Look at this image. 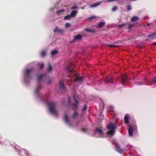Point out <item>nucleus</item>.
<instances>
[{"label":"nucleus","instance_id":"obj_28","mask_svg":"<svg viewBox=\"0 0 156 156\" xmlns=\"http://www.w3.org/2000/svg\"><path fill=\"white\" fill-rule=\"evenodd\" d=\"M52 70V66L50 64L48 65V71L49 72H51Z\"/></svg>","mask_w":156,"mask_h":156},{"label":"nucleus","instance_id":"obj_26","mask_svg":"<svg viewBox=\"0 0 156 156\" xmlns=\"http://www.w3.org/2000/svg\"><path fill=\"white\" fill-rule=\"evenodd\" d=\"M79 115V114L76 112H75L73 115V117L74 119L78 118L77 117V116Z\"/></svg>","mask_w":156,"mask_h":156},{"label":"nucleus","instance_id":"obj_35","mask_svg":"<svg viewBox=\"0 0 156 156\" xmlns=\"http://www.w3.org/2000/svg\"><path fill=\"white\" fill-rule=\"evenodd\" d=\"M134 25V24L133 23L132 24H130L129 25L128 27V28L129 29H131L133 27Z\"/></svg>","mask_w":156,"mask_h":156},{"label":"nucleus","instance_id":"obj_33","mask_svg":"<svg viewBox=\"0 0 156 156\" xmlns=\"http://www.w3.org/2000/svg\"><path fill=\"white\" fill-rule=\"evenodd\" d=\"M65 11V10L64 9H60L59 10H58L56 12V13H60L62 12H63Z\"/></svg>","mask_w":156,"mask_h":156},{"label":"nucleus","instance_id":"obj_48","mask_svg":"<svg viewBox=\"0 0 156 156\" xmlns=\"http://www.w3.org/2000/svg\"><path fill=\"white\" fill-rule=\"evenodd\" d=\"M67 81L68 82H69V80H67Z\"/></svg>","mask_w":156,"mask_h":156},{"label":"nucleus","instance_id":"obj_19","mask_svg":"<svg viewBox=\"0 0 156 156\" xmlns=\"http://www.w3.org/2000/svg\"><path fill=\"white\" fill-rule=\"evenodd\" d=\"M46 75L45 74H42L38 76L37 78V82L38 83L39 82V81L44 76H46Z\"/></svg>","mask_w":156,"mask_h":156},{"label":"nucleus","instance_id":"obj_8","mask_svg":"<svg viewBox=\"0 0 156 156\" xmlns=\"http://www.w3.org/2000/svg\"><path fill=\"white\" fill-rule=\"evenodd\" d=\"M148 39L152 40L156 38V32H153L147 35Z\"/></svg>","mask_w":156,"mask_h":156},{"label":"nucleus","instance_id":"obj_38","mask_svg":"<svg viewBox=\"0 0 156 156\" xmlns=\"http://www.w3.org/2000/svg\"><path fill=\"white\" fill-rule=\"evenodd\" d=\"M126 23H124L123 24H120L119 25V27H124L125 25H126Z\"/></svg>","mask_w":156,"mask_h":156},{"label":"nucleus","instance_id":"obj_39","mask_svg":"<svg viewBox=\"0 0 156 156\" xmlns=\"http://www.w3.org/2000/svg\"><path fill=\"white\" fill-rule=\"evenodd\" d=\"M41 88V87L40 86H38L36 90H35V92L37 94L38 92L37 90H39Z\"/></svg>","mask_w":156,"mask_h":156},{"label":"nucleus","instance_id":"obj_31","mask_svg":"<svg viewBox=\"0 0 156 156\" xmlns=\"http://www.w3.org/2000/svg\"><path fill=\"white\" fill-rule=\"evenodd\" d=\"M134 85H141L142 84V83L141 82H134Z\"/></svg>","mask_w":156,"mask_h":156},{"label":"nucleus","instance_id":"obj_18","mask_svg":"<svg viewBox=\"0 0 156 156\" xmlns=\"http://www.w3.org/2000/svg\"><path fill=\"white\" fill-rule=\"evenodd\" d=\"M140 18L139 17L136 16H133L131 19V21L132 22H134L139 20Z\"/></svg>","mask_w":156,"mask_h":156},{"label":"nucleus","instance_id":"obj_12","mask_svg":"<svg viewBox=\"0 0 156 156\" xmlns=\"http://www.w3.org/2000/svg\"><path fill=\"white\" fill-rule=\"evenodd\" d=\"M129 127V128L128 129L129 134L130 136H133V128L131 126H130Z\"/></svg>","mask_w":156,"mask_h":156},{"label":"nucleus","instance_id":"obj_1","mask_svg":"<svg viewBox=\"0 0 156 156\" xmlns=\"http://www.w3.org/2000/svg\"><path fill=\"white\" fill-rule=\"evenodd\" d=\"M47 104L48 106L50 112L55 116H57L58 115V112L55 109V107L56 105V103L51 102H48Z\"/></svg>","mask_w":156,"mask_h":156},{"label":"nucleus","instance_id":"obj_34","mask_svg":"<svg viewBox=\"0 0 156 156\" xmlns=\"http://www.w3.org/2000/svg\"><path fill=\"white\" fill-rule=\"evenodd\" d=\"M132 9V7L130 5H128L127 6V9L129 11Z\"/></svg>","mask_w":156,"mask_h":156},{"label":"nucleus","instance_id":"obj_23","mask_svg":"<svg viewBox=\"0 0 156 156\" xmlns=\"http://www.w3.org/2000/svg\"><path fill=\"white\" fill-rule=\"evenodd\" d=\"M85 30L88 32H91L93 33H96L95 30H90L89 29L86 28L85 29Z\"/></svg>","mask_w":156,"mask_h":156},{"label":"nucleus","instance_id":"obj_47","mask_svg":"<svg viewBox=\"0 0 156 156\" xmlns=\"http://www.w3.org/2000/svg\"><path fill=\"white\" fill-rule=\"evenodd\" d=\"M147 25L148 26H149L150 25V24H149V23H147Z\"/></svg>","mask_w":156,"mask_h":156},{"label":"nucleus","instance_id":"obj_22","mask_svg":"<svg viewBox=\"0 0 156 156\" xmlns=\"http://www.w3.org/2000/svg\"><path fill=\"white\" fill-rule=\"evenodd\" d=\"M96 131L100 134H102L103 133L102 130L101 128L100 127L99 128L97 127L96 128Z\"/></svg>","mask_w":156,"mask_h":156},{"label":"nucleus","instance_id":"obj_2","mask_svg":"<svg viewBox=\"0 0 156 156\" xmlns=\"http://www.w3.org/2000/svg\"><path fill=\"white\" fill-rule=\"evenodd\" d=\"M106 128L108 129L114 130L117 128L116 123L110 122L106 126Z\"/></svg>","mask_w":156,"mask_h":156},{"label":"nucleus","instance_id":"obj_32","mask_svg":"<svg viewBox=\"0 0 156 156\" xmlns=\"http://www.w3.org/2000/svg\"><path fill=\"white\" fill-rule=\"evenodd\" d=\"M118 9V8L117 7L114 6L113 7L112 9V12H115Z\"/></svg>","mask_w":156,"mask_h":156},{"label":"nucleus","instance_id":"obj_6","mask_svg":"<svg viewBox=\"0 0 156 156\" xmlns=\"http://www.w3.org/2000/svg\"><path fill=\"white\" fill-rule=\"evenodd\" d=\"M64 81V80L63 79H62L59 82V89L62 91H64L66 88L63 84Z\"/></svg>","mask_w":156,"mask_h":156},{"label":"nucleus","instance_id":"obj_17","mask_svg":"<svg viewBox=\"0 0 156 156\" xmlns=\"http://www.w3.org/2000/svg\"><path fill=\"white\" fill-rule=\"evenodd\" d=\"M129 114H126L125 115L124 118V122L125 123H128L129 122Z\"/></svg>","mask_w":156,"mask_h":156},{"label":"nucleus","instance_id":"obj_11","mask_svg":"<svg viewBox=\"0 0 156 156\" xmlns=\"http://www.w3.org/2000/svg\"><path fill=\"white\" fill-rule=\"evenodd\" d=\"M82 36L80 34H77L73 38V40L75 41L76 40H78L81 41L82 40Z\"/></svg>","mask_w":156,"mask_h":156},{"label":"nucleus","instance_id":"obj_14","mask_svg":"<svg viewBox=\"0 0 156 156\" xmlns=\"http://www.w3.org/2000/svg\"><path fill=\"white\" fill-rule=\"evenodd\" d=\"M54 32H56L58 33H62L63 32V30H62L59 29L58 27H57L54 29Z\"/></svg>","mask_w":156,"mask_h":156},{"label":"nucleus","instance_id":"obj_20","mask_svg":"<svg viewBox=\"0 0 156 156\" xmlns=\"http://www.w3.org/2000/svg\"><path fill=\"white\" fill-rule=\"evenodd\" d=\"M115 133V131L114 130L110 129L109 131L107 133L108 135L113 136L114 134Z\"/></svg>","mask_w":156,"mask_h":156},{"label":"nucleus","instance_id":"obj_29","mask_svg":"<svg viewBox=\"0 0 156 156\" xmlns=\"http://www.w3.org/2000/svg\"><path fill=\"white\" fill-rule=\"evenodd\" d=\"M58 53V51L56 50H54L53 51H51V55H55V54Z\"/></svg>","mask_w":156,"mask_h":156},{"label":"nucleus","instance_id":"obj_25","mask_svg":"<svg viewBox=\"0 0 156 156\" xmlns=\"http://www.w3.org/2000/svg\"><path fill=\"white\" fill-rule=\"evenodd\" d=\"M46 54V51L45 50L41 51V55L42 57H44Z\"/></svg>","mask_w":156,"mask_h":156},{"label":"nucleus","instance_id":"obj_5","mask_svg":"<svg viewBox=\"0 0 156 156\" xmlns=\"http://www.w3.org/2000/svg\"><path fill=\"white\" fill-rule=\"evenodd\" d=\"M118 79L121 82V83L123 84L127 80L128 78L126 75H124L120 76Z\"/></svg>","mask_w":156,"mask_h":156},{"label":"nucleus","instance_id":"obj_3","mask_svg":"<svg viewBox=\"0 0 156 156\" xmlns=\"http://www.w3.org/2000/svg\"><path fill=\"white\" fill-rule=\"evenodd\" d=\"M114 77L113 76H108L104 80V82L106 83H113V80Z\"/></svg>","mask_w":156,"mask_h":156},{"label":"nucleus","instance_id":"obj_36","mask_svg":"<svg viewBox=\"0 0 156 156\" xmlns=\"http://www.w3.org/2000/svg\"><path fill=\"white\" fill-rule=\"evenodd\" d=\"M87 105H85L83 106V107L82 109L83 111L84 112L85 110H86L87 108Z\"/></svg>","mask_w":156,"mask_h":156},{"label":"nucleus","instance_id":"obj_13","mask_svg":"<svg viewBox=\"0 0 156 156\" xmlns=\"http://www.w3.org/2000/svg\"><path fill=\"white\" fill-rule=\"evenodd\" d=\"M115 148L117 151L120 153H122L123 151V149H121L120 146L118 144L115 145Z\"/></svg>","mask_w":156,"mask_h":156},{"label":"nucleus","instance_id":"obj_9","mask_svg":"<svg viewBox=\"0 0 156 156\" xmlns=\"http://www.w3.org/2000/svg\"><path fill=\"white\" fill-rule=\"evenodd\" d=\"M78 75V73H75L74 74V77L75 78L74 81L75 82L77 81L81 82L83 80L82 77H80Z\"/></svg>","mask_w":156,"mask_h":156},{"label":"nucleus","instance_id":"obj_43","mask_svg":"<svg viewBox=\"0 0 156 156\" xmlns=\"http://www.w3.org/2000/svg\"><path fill=\"white\" fill-rule=\"evenodd\" d=\"M24 150L25 151V153L26 154L28 155L29 154V152L28 151L25 150L24 149Z\"/></svg>","mask_w":156,"mask_h":156},{"label":"nucleus","instance_id":"obj_10","mask_svg":"<svg viewBox=\"0 0 156 156\" xmlns=\"http://www.w3.org/2000/svg\"><path fill=\"white\" fill-rule=\"evenodd\" d=\"M103 2V1L97 2L92 4L90 5V7H94L100 5Z\"/></svg>","mask_w":156,"mask_h":156},{"label":"nucleus","instance_id":"obj_15","mask_svg":"<svg viewBox=\"0 0 156 156\" xmlns=\"http://www.w3.org/2000/svg\"><path fill=\"white\" fill-rule=\"evenodd\" d=\"M105 22L104 21V22H100L98 25L97 26V28H101L105 26Z\"/></svg>","mask_w":156,"mask_h":156},{"label":"nucleus","instance_id":"obj_44","mask_svg":"<svg viewBox=\"0 0 156 156\" xmlns=\"http://www.w3.org/2000/svg\"><path fill=\"white\" fill-rule=\"evenodd\" d=\"M68 102L69 103L71 102V98L69 97L68 98Z\"/></svg>","mask_w":156,"mask_h":156},{"label":"nucleus","instance_id":"obj_37","mask_svg":"<svg viewBox=\"0 0 156 156\" xmlns=\"http://www.w3.org/2000/svg\"><path fill=\"white\" fill-rule=\"evenodd\" d=\"M70 24L68 23H66L65 25V27L66 28H68L70 26Z\"/></svg>","mask_w":156,"mask_h":156},{"label":"nucleus","instance_id":"obj_7","mask_svg":"<svg viewBox=\"0 0 156 156\" xmlns=\"http://www.w3.org/2000/svg\"><path fill=\"white\" fill-rule=\"evenodd\" d=\"M76 95L75 92H74L73 98L76 102V103H74L72 104L73 107L75 109H76L78 107V105L79 104L78 102L76 99Z\"/></svg>","mask_w":156,"mask_h":156},{"label":"nucleus","instance_id":"obj_41","mask_svg":"<svg viewBox=\"0 0 156 156\" xmlns=\"http://www.w3.org/2000/svg\"><path fill=\"white\" fill-rule=\"evenodd\" d=\"M77 8H78L77 6H73V7H71V9H76Z\"/></svg>","mask_w":156,"mask_h":156},{"label":"nucleus","instance_id":"obj_40","mask_svg":"<svg viewBox=\"0 0 156 156\" xmlns=\"http://www.w3.org/2000/svg\"><path fill=\"white\" fill-rule=\"evenodd\" d=\"M39 65L40 69H42L44 67V65L43 64H40Z\"/></svg>","mask_w":156,"mask_h":156},{"label":"nucleus","instance_id":"obj_30","mask_svg":"<svg viewBox=\"0 0 156 156\" xmlns=\"http://www.w3.org/2000/svg\"><path fill=\"white\" fill-rule=\"evenodd\" d=\"M108 46L110 48H117L118 47V46L117 45H113L112 44H109L108 45Z\"/></svg>","mask_w":156,"mask_h":156},{"label":"nucleus","instance_id":"obj_27","mask_svg":"<svg viewBox=\"0 0 156 156\" xmlns=\"http://www.w3.org/2000/svg\"><path fill=\"white\" fill-rule=\"evenodd\" d=\"M71 17L70 15H68L64 17V19L66 20H69Z\"/></svg>","mask_w":156,"mask_h":156},{"label":"nucleus","instance_id":"obj_42","mask_svg":"<svg viewBox=\"0 0 156 156\" xmlns=\"http://www.w3.org/2000/svg\"><path fill=\"white\" fill-rule=\"evenodd\" d=\"M153 82L156 84V77L154 78L152 80Z\"/></svg>","mask_w":156,"mask_h":156},{"label":"nucleus","instance_id":"obj_16","mask_svg":"<svg viewBox=\"0 0 156 156\" xmlns=\"http://www.w3.org/2000/svg\"><path fill=\"white\" fill-rule=\"evenodd\" d=\"M63 121L66 123L70 124V123L69 121L68 116L65 115L63 117Z\"/></svg>","mask_w":156,"mask_h":156},{"label":"nucleus","instance_id":"obj_4","mask_svg":"<svg viewBox=\"0 0 156 156\" xmlns=\"http://www.w3.org/2000/svg\"><path fill=\"white\" fill-rule=\"evenodd\" d=\"M32 71V69H26L24 70V74L26 77L29 78H30L31 77L30 74Z\"/></svg>","mask_w":156,"mask_h":156},{"label":"nucleus","instance_id":"obj_24","mask_svg":"<svg viewBox=\"0 0 156 156\" xmlns=\"http://www.w3.org/2000/svg\"><path fill=\"white\" fill-rule=\"evenodd\" d=\"M95 16H93L88 18V20L89 21H91L96 18Z\"/></svg>","mask_w":156,"mask_h":156},{"label":"nucleus","instance_id":"obj_45","mask_svg":"<svg viewBox=\"0 0 156 156\" xmlns=\"http://www.w3.org/2000/svg\"><path fill=\"white\" fill-rule=\"evenodd\" d=\"M82 130L83 131V132H85L86 131V129L85 128H83L82 129Z\"/></svg>","mask_w":156,"mask_h":156},{"label":"nucleus","instance_id":"obj_46","mask_svg":"<svg viewBox=\"0 0 156 156\" xmlns=\"http://www.w3.org/2000/svg\"><path fill=\"white\" fill-rule=\"evenodd\" d=\"M155 45H156V42H155V43H153L152 44V45L153 46H154Z\"/></svg>","mask_w":156,"mask_h":156},{"label":"nucleus","instance_id":"obj_21","mask_svg":"<svg viewBox=\"0 0 156 156\" xmlns=\"http://www.w3.org/2000/svg\"><path fill=\"white\" fill-rule=\"evenodd\" d=\"M77 14V12L76 11L73 10V11L70 14V16L71 17H74L76 14Z\"/></svg>","mask_w":156,"mask_h":156}]
</instances>
